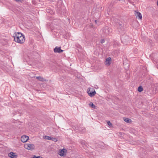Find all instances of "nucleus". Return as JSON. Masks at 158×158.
<instances>
[{
    "mask_svg": "<svg viewBox=\"0 0 158 158\" xmlns=\"http://www.w3.org/2000/svg\"><path fill=\"white\" fill-rule=\"evenodd\" d=\"M105 42V40L104 39H102L101 40V43L102 44L103 43Z\"/></svg>",
    "mask_w": 158,
    "mask_h": 158,
    "instance_id": "b1692460",
    "label": "nucleus"
},
{
    "mask_svg": "<svg viewBox=\"0 0 158 158\" xmlns=\"http://www.w3.org/2000/svg\"><path fill=\"white\" fill-rule=\"evenodd\" d=\"M52 137L51 136H45L44 138L46 139H48L49 140H51Z\"/></svg>",
    "mask_w": 158,
    "mask_h": 158,
    "instance_id": "6ab92c4d",
    "label": "nucleus"
},
{
    "mask_svg": "<svg viewBox=\"0 0 158 158\" xmlns=\"http://www.w3.org/2000/svg\"><path fill=\"white\" fill-rule=\"evenodd\" d=\"M36 78L39 81L42 82L46 81V79H44L43 77H42L40 76L36 77Z\"/></svg>",
    "mask_w": 158,
    "mask_h": 158,
    "instance_id": "f8f14e48",
    "label": "nucleus"
},
{
    "mask_svg": "<svg viewBox=\"0 0 158 158\" xmlns=\"http://www.w3.org/2000/svg\"><path fill=\"white\" fill-rule=\"evenodd\" d=\"M111 59L110 57H109L106 59V61L105 63L106 65H109L111 63Z\"/></svg>",
    "mask_w": 158,
    "mask_h": 158,
    "instance_id": "9d476101",
    "label": "nucleus"
},
{
    "mask_svg": "<svg viewBox=\"0 0 158 158\" xmlns=\"http://www.w3.org/2000/svg\"><path fill=\"white\" fill-rule=\"evenodd\" d=\"M79 130L81 132H84L85 131V128L83 127L82 129H80V128L79 129Z\"/></svg>",
    "mask_w": 158,
    "mask_h": 158,
    "instance_id": "412c9836",
    "label": "nucleus"
},
{
    "mask_svg": "<svg viewBox=\"0 0 158 158\" xmlns=\"http://www.w3.org/2000/svg\"><path fill=\"white\" fill-rule=\"evenodd\" d=\"M89 106H90V107H92L93 108H95L96 106L92 102H90L89 103Z\"/></svg>",
    "mask_w": 158,
    "mask_h": 158,
    "instance_id": "dca6fc26",
    "label": "nucleus"
},
{
    "mask_svg": "<svg viewBox=\"0 0 158 158\" xmlns=\"http://www.w3.org/2000/svg\"><path fill=\"white\" fill-rule=\"evenodd\" d=\"M129 38L127 35L123 36L121 37V40L122 42L125 43L128 40Z\"/></svg>",
    "mask_w": 158,
    "mask_h": 158,
    "instance_id": "0eeeda50",
    "label": "nucleus"
},
{
    "mask_svg": "<svg viewBox=\"0 0 158 158\" xmlns=\"http://www.w3.org/2000/svg\"><path fill=\"white\" fill-rule=\"evenodd\" d=\"M17 2H21L22 0H15Z\"/></svg>",
    "mask_w": 158,
    "mask_h": 158,
    "instance_id": "a878e982",
    "label": "nucleus"
},
{
    "mask_svg": "<svg viewBox=\"0 0 158 158\" xmlns=\"http://www.w3.org/2000/svg\"><path fill=\"white\" fill-rule=\"evenodd\" d=\"M143 90V88L141 86H139L138 89V91L139 92H142Z\"/></svg>",
    "mask_w": 158,
    "mask_h": 158,
    "instance_id": "a211bd4d",
    "label": "nucleus"
},
{
    "mask_svg": "<svg viewBox=\"0 0 158 158\" xmlns=\"http://www.w3.org/2000/svg\"><path fill=\"white\" fill-rule=\"evenodd\" d=\"M67 151V150L65 148H63L61 150V151L60 152L59 154L61 156H64V152H65Z\"/></svg>",
    "mask_w": 158,
    "mask_h": 158,
    "instance_id": "1a4fd4ad",
    "label": "nucleus"
},
{
    "mask_svg": "<svg viewBox=\"0 0 158 158\" xmlns=\"http://www.w3.org/2000/svg\"><path fill=\"white\" fill-rule=\"evenodd\" d=\"M135 15L136 18L140 19H141L142 18V16L140 12L135 11Z\"/></svg>",
    "mask_w": 158,
    "mask_h": 158,
    "instance_id": "6e6552de",
    "label": "nucleus"
},
{
    "mask_svg": "<svg viewBox=\"0 0 158 158\" xmlns=\"http://www.w3.org/2000/svg\"><path fill=\"white\" fill-rule=\"evenodd\" d=\"M51 140L55 142H56L58 141L57 139L55 138L52 137Z\"/></svg>",
    "mask_w": 158,
    "mask_h": 158,
    "instance_id": "aec40b11",
    "label": "nucleus"
},
{
    "mask_svg": "<svg viewBox=\"0 0 158 158\" xmlns=\"http://www.w3.org/2000/svg\"><path fill=\"white\" fill-rule=\"evenodd\" d=\"M87 93L91 97H94L96 93V91L93 88H88Z\"/></svg>",
    "mask_w": 158,
    "mask_h": 158,
    "instance_id": "f03ea898",
    "label": "nucleus"
},
{
    "mask_svg": "<svg viewBox=\"0 0 158 158\" xmlns=\"http://www.w3.org/2000/svg\"><path fill=\"white\" fill-rule=\"evenodd\" d=\"M35 146L33 144H27L25 145H24V147L26 149L31 150H34L35 148Z\"/></svg>",
    "mask_w": 158,
    "mask_h": 158,
    "instance_id": "20e7f679",
    "label": "nucleus"
},
{
    "mask_svg": "<svg viewBox=\"0 0 158 158\" xmlns=\"http://www.w3.org/2000/svg\"><path fill=\"white\" fill-rule=\"evenodd\" d=\"M13 37L14 40L17 43L22 44L25 42V36L20 32L15 33Z\"/></svg>",
    "mask_w": 158,
    "mask_h": 158,
    "instance_id": "f257e3e1",
    "label": "nucleus"
},
{
    "mask_svg": "<svg viewBox=\"0 0 158 158\" xmlns=\"http://www.w3.org/2000/svg\"><path fill=\"white\" fill-rule=\"evenodd\" d=\"M114 23L115 24L116 27L119 29H121L123 27V25L122 23L119 20L117 19H115Z\"/></svg>",
    "mask_w": 158,
    "mask_h": 158,
    "instance_id": "7ed1b4c3",
    "label": "nucleus"
},
{
    "mask_svg": "<svg viewBox=\"0 0 158 158\" xmlns=\"http://www.w3.org/2000/svg\"><path fill=\"white\" fill-rule=\"evenodd\" d=\"M107 123L108 125L110 126V127H112V124L110 122V121H108L107 122Z\"/></svg>",
    "mask_w": 158,
    "mask_h": 158,
    "instance_id": "4be33fe9",
    "label": "nucleus"
},
{
    "mask_svg": "<svg viewBox=\"0 0 158 158\" xmlns=\"http://www.w3.org/2000/svg\"><path fill=\"white\" fill-rule=\"evenodd\" d=\"M124 121L126 123H130L132 122L131 119L129 118H124Z\"/></svg>",
    "mask_w": 158,
    "mask_h": 158,
    "instance_id": "ddd939ff",
    "label": "nucleus"
},
{
    "mask_svg": "<svg viewBox=\"0 0 158 158\" xmlns=\"http://www.w3.org/2000/svg\"><path fill=\"white\" fill-rule=\"evenodd\" d=\"M80 143L83 145H86V143L84 140L81 139L79 141Z\"/></svg>",
    "mask_w": 158,
    "mask_h": 158,
    "instance_id": "f3484780",
    "label": "nucleus"
},
{
    "mask_svg": "<svg viewBox=\"0 0 158 158\" xmlns=\"http://www.w3.org/2000/svg\"><path fill=\"white\" fill-rule=\"evenodd\" d=\"M119 43L118 42L116 41H114L113 42V46L114 47H115L117 46H119Z\"/></svg>",
    "mask_w": 158,
    "mask_h": 158,
    "instance_id": "4468645a",
    "label": "nucleus"
},
{
    "mask_svg": "<svg viewBox=\"0 0 158 158\" xmlns=\"http://www.w3.org/2000/svg\"><path fill=\"white\" fill-rule=\"evenodd\" d=\"M28 139L29 137L25 135H23L21 137V140L23 143L26 142Z\"/></svg>",
    "mask_w": 158,
    "mask_h": 158,
    "instance_id": "39448f33",
    "label": "nucleus"
},
{
    "mask_svg": "<svg viewBox=\"0 0 158 158\" xmlns=\"http://www.w3.org/2000/svg\"><path fill=\"white\" fill-rule=\"evenodd\" d=\"M95 23L97 24V20H95Z\"/></svg>",
    "mask_w": 158,
    "mask_h": 158,
    "instance_id": "bb28decb",
    "label": "nucleus"
},
{
    "mask_svg": "<svg viewBox=\"0 0 158 158\" xmlns=\"http://www.w3.org/2000/svg\"><path fill=\"white\" fill-rule=\"evenodd\" d=\"M8 156L9 157H10L14 158L15 157V153L13 152H10L9 154H8Z\"/></svg>",
    "mask_w": 158,
    "mask_h": 158,
    "instance_id": "2eb2a0df",
    "label": "nucleus"
},
{
    "mask_svg": "<svg viewBox=\"0 0 158 158\" xmlns=\"http://www.w3.org/2000/svg\"><path fill=\"white\" fill-rule=\"evenodd\" d=\"M32 158H43L40 156H36L35 155H34Z\"/></svg>",
    "mask_w": 158,
    "mask_h": 158,
    "instance_id": "5701e85b",
    "label": "nucleus"
},
{
    "mask_svg": "<svg viewBox=\"0 0 158 158\" xmlns=\"http://www.w3.org/2000/svg\"><path fill=\"white\" fill-rule=\"evenodd\" d=\"M54 51L55 53H60L63 52L64 50L61 49L60 47H58L56 46L55 48Z\"/></svg>",
    "mask_w": 158,
    "mask_h": 158,
    "instance_id": "423d86ee",
    "label": "nucleus"
},
{
    "mask_svg": "<svg viewBox=\"0 0 158 158\" xmlns=\"http://www.w3.org/2000/svg\"><path fill=\"white\" fill-rule=\"evenodd\" d=\"M47 11L48 12V13H51V12H50V10L48 9H47Z\"/></svg>",
    "mask_w": 158,
    "mask_h": 158,
    "instance_id": "393cba45",
    "label": "nucleus"
},
{
    "mask_svg": "<svg viewBox=\"0 0 158 158\" xmlns=\"http://www.w3.org/2000/svg\"><path fill=\"white\" fill-rule=\"evenodd\" d=\"M109 28L108 27H105L103 29V31L106 34H108L109 32Z\"/></svg>",
    "mask_w": 158,
    "mask_h": 158,
    "instance_id": "9b49d317",
    "label": "nucleus"
}]
</instances>
